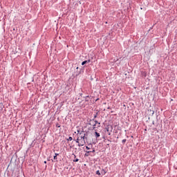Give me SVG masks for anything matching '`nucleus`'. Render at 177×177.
Here are the masks:
<instances>
[{
	"label": "nucleus",
	"mask_w": 177,
	"mask_h": 177,
	"mask_svg": "<svg viewBox=\"0 0 177 177\" xmlns=\"http://www.w3.org/2000/svg\"><path fill=\"white\" fill-rule=\"evenodd\" d=\"M89 62H91V60H88V61H84V62L82 63V66H84V64H86V63H89Z\"/></svg>",
	"instance_id": "nucleus-5"
},
{
	"label": "nucleus",
	"mask_w": 177,
	"mask_h": 177,
	"mask_svg": "<svg viewBox=\"0 0 177 177\" xmlns=\"http://www.w3.org/2000/svg\"><path fill=\"white\" fill-rule=\"evenodd\" d=\"M73 161H74L75 162H78L79 160H78V158H77V159L74 160Z\"/></svg>",
	"instance_id": "nucleus-11"
},
{
	"label": "nucleus",
	"mask_w": 177,
	"mask_h": 177,
	"mask_svg": "<svg viewBox=\"0 0 177 177\" xmlns=\"http://www.w3.org/2000/svg\"><path fill=\"white\" fill-rule=\"evenodd\" d=\"M56 127H57V128H60V125H59V124H57L56 125Z\"/></svg>",
	"instance_id": "nucleus-13"
},
{
	"label": "nucleus",
	"mask_w": 177,
	"mask_h": 177,
	"mask_svg": "<svg viewBox=\"0 0 177 177\" xmlns=\"http://www.w3.org/2000/svg\"><path fill=\"white\" fill-rule=\"evenodd\" d=\"M55 156L57 157V156H59V153H55Z\"/></svg>",
	"instance_id": "nucleus-14"
},
{
	"label": "nucleus",
	"mask_w": 177,
	"mask_h": 177,
	"mask_svg": "<svg viewBox=\"0 0 177 177\" xmlns=\"http://www.w3.org/2000/svg\"><path fill=\"white\" fill-rule=\"evenodd\" d=\"M0 106H1V107L3 106L2 104H0Z\"/></svg>",
	"instance_id": "nucleus-15"
},
{
	"label": "nucleus",
	"mask_w": 177,
	"mask_h": 177,
	"mask_svg": "<svg viewBox=\"0 0 177 177\" xmlns=\"http://www.w3.org/2000/svg\"><path fill=\"white\" fill-rule=\"evenodd\" d=\"M53 158H54V160H57V156L55 155Z\"/></svg>",
	"instance_id": "nucleus-10"
},
{
	"label": "nucleus",
	"mask_w": 177,
	"mask_h": 177,
	"mask_svg": "<svg viewBox=\"0 0 177 177\" xmlns=\"http://www.w3.org/2000/svg\"><path fill=\"white\" fill-rule=\"evenodd\" d=\"M68 140H69L70 142H71V140H73V137H69Z\"/></svg>",
	"instance_id": "nucleus-8"
},
{
	"label": "nucleus",
	"mask_w": 177,
	"mask_h": 177,
	"mask_svg": "<svg viewBox=\"0 0 177 177\" xmlns=\"http://www.w3.org/2000/svg\"><path fill=\"white\" fill-rule=\"evenodd\" d=\"M85 156H88V153H86Z\"/></svg>",
	"instance_id": "nucleus-17"
},
{
	"label": "nucleus",
	"mask_w": 177,
	"mask_h": 177,
	"mask_svg": "<svg viewBox=\"0 0 177 177\" xmlns=\"http://www.w3.org/2000/svg\"><path fill=\"white\" fill-rule=\"evenodd\" d=\"M94 118H96V115H95Z\"/></svg>",
	"instance_id": "nucleus-18"
},
{
	"label": "nucleus",
	"mask_w": 177,
	"mask_h": 177,
	"mask_svg": "<svg viewBox=\"0 0 177 177\" xmlns=\"http://www.w3.org/2000/svg\"><path fill=\"white\" fill-rule=\"evenodd\" d=\"M122 143H123V144H124V143L127 142V139H124V140H122Z\"/></svg>",
	"instance_id": "nucleus-9"
},
{
	"label": "nucleus",
	"mask_w": 177,
	"mask_h": 177,
	"mask_svg": "<svg viewBox=\"0 0 177 177\" xmlns=\"http://www.w3.org/2000/svg\"><path fill=\"white\" fill-rule=\"evenodd\" d=\"M95 123L94 124L93 129H95V127H96V124H98V127H100V122H97V120H95Z\"/></svg>",
	"instance_id": "nucleus-3"
},
{
	"label": "nucleus",
	"mask_w": 177,
	"mask_h": 177,
	"mask_svg": "<svg viewBox=\"0 0 177 177\" xmlns=\"http://www.w3.org/2000/svg\"><path fill=\"white\" fill-rule=\"evenodd\" d=\"M77 138L76 140V143H78L79 147H81V146H84L85 143V133L81 132L78 133L77 134Z\"/></svg>",
	"instance_id": "nucleus-1"
},
{
	"label": "nucleus",
	"mask_w": 177,
	"mask_h": 177,
	"mask_svg": "<svg viewBox=\"0 0 177 177\" xmlns=\"http://www.w3.org/2000/svg\"><path fill=\"white\" fill-rule=\"evenodd\" d=\"M44 164H46V161H44Z\"/></svg>",
	"instance_id": "nucleus-16"
},
{
	"label": "nucleus",
	"mask_w": 177,
	"mask_h": 177,
	"mask_svg": "<svg viewBox=\"0 0 177 177\" xmlns=\"http://www.w3.org/2000/svg\"><path fill=\"white\" fill-rule=\"evenodd\" d=\"M87 153H95V149H93V151H86Z\"/></svg>",
	"instance_id": "nucleus-6"
},
{
	"label": "nucleus",
	"mask_w": 177,
	"mask_h": 177,
	"mask_svg": "<svg viewBox=\"0 0 177 177\" xmlns=\"http://www.w3.org/2000/svg\"><path fill=\"white\" fill-rule=\"evenodd\" d=\"M96 174H97V175H99V176H100V171L99 170H97V171H96Z\"/></svg>",
	"instance_id": "nucleus-7"
},
{
	"label": "nucleus",
	"mask_w": 177,
	"mask_h": 177,
	"mask_svg": "<svg viewBox=\"0 0 177 177\" xmlns=\"http://www.w3.org/2000/svg\"><path fill=\"white\" fill-rule=\"evenodd\" d=\"M148 115H151V116L154 115V111H153V109H149L148 110Z\"/></svg>",
	"instance_id": "nucleus-2"
},
{
	"label": "nucleus",
	"mask_w": 177,
	"mask_h": 177,
	"mask_svg": "<svg viewBox=\"0 0 177 177\" xmlns=\"http://www.w3.org/2000/svg\"><path fill=\"white\" fill-rule=\"evenodd\" d=\"M75 157H77V156L75 155Z\"/></svg>",
	"instance_id": "nucleus-19"
},
{
	"label": "nucleus",
	"mask_w": 177,
	"mask_h": 177,
	"mask_svg": "<svg viewBox=\"0 0 177 177\" xmlns=\"http://www.w3.org/2000/svg\"><path fill=\"white\" fill-rule=\"evenodd\" d=\"M86 150H91V147H86Z\"/></svg>",
	"instance_id": "nucleus-12"
},
{
	"label": "nucleus",
	"mask_w": 177,
	"mask_h": 177,
	"mask_svg": "<svg viewBox=\"0 0 177 177\" xmlns=\"http://www.w3.org/2000/svg\"><path fill=\"white\" fill-rule=\"evenodd\" d=\"M95 138H99L100 136V133H97V131L95 132Z\"/></svg>",
	"instance_id": "nucleus-4"
}]
</instances>
